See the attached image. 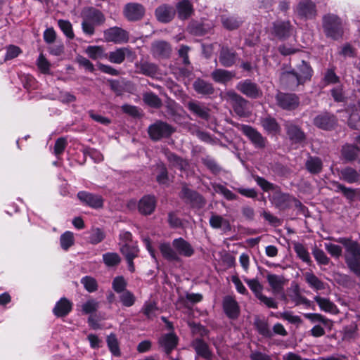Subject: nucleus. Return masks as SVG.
<instances>
[{
  "instance_id": "cd10ccee",
  "label": "nucleus",
  "mask_w": 360,
  "mask_h": 360,
  "mask_svg": "<svg viewBox=\"0 0 360 360\" xmlns=\"http://www.w3.org/2000/svg\"><path fill=\"white\" fill-rule=\"evenodd\" d=\"M211 75L214 82L226 84L235 77V73L223 69H217Z\"/></svg>"
},
{
  "instance_id": "6e6d98bb",
  "label": "nucleus",
  "mask_w": 360,
  "mask_h": 360,
  "mask_svg": "<svg viewBox=\"0 0 360 360\" xmlns=\"http://www.w3.org/2000/svg\"><path fill=\"white\" fill-rule=\"evenodd\" d=\"M244 281L257 298L262 294V286L257 280L245 278Z\"/></svg>"
},
{
  "instance_id": "72a5a7b5",
  "label": "nucleus",
  "mask_w": 360,
  "mask_h": 360,
  "mask_svg": "<svg viewBox=\"0 0 360 360\" xmlns=\"http://www.w3.org/2000/svg\"><path fill=\"white\" fill-rule=\"evenodd\" d=\"M261 124L264 130L269 134H276L279 130L280 127L276 120L271 117H265L261 120Z\"/></svg>"
},
{
  "instance_id": "4be33fe9",
  "label": "nucleus",
  "mask_w": 360,
  "mask_h": 360,
  "mask_svg": "<svg viewBox=\"0 0 360 360\" xmlns=\"http://www.w3.org/2000/svg\"><path fill=\"white\" fill-rule=\"evenodd\" d=\"M72 307V303L65 297H63L56 302L53 309V313L57 317H63L70 313Z\"/></svg>"
},
{
  "instance_id": "f704fd0d",
  "label": "nucleus",
  "mask_w": 360,
  "mask_h": 360,
  "mask_svg": "<svg viewBox=\"0 0 360 360\" xmlns=\"http://www.w3.org/2000/svg\"><path fill=\"white\" fill-rule=\"evenodd\" d=\"M120 251L125 258L134 259L138 256L139 250L136 243H129L122 244Z\"/></svg>"
},
{
  "instance_id": "f3484780",
  "label": "nucleus",
  "mask_w": 360,
  "mask_h": 360,
  "mask_svg": "<svg viewBox=\"0 0 360 360\" xmlns=\"http://www.w3.org/2000/svg\"><path fill=\"white\" fill-rule=\"evenodd\" d=\"M223 308L225 314L230 319H236L239 314V306L236 300L231 296H226L223 300Z\"/></svg>"
},
{
  "instance_id": "09e8293b",
  "label": "nucleus",
  "mask_w": 360,
  "mask_h": 360,
  "mask_svg": "<svg viewBox=\"0 0 360 360\" xmlns=\"http://www.w3.org/2000/svg\"><path fill=\"white\" fill-rule=\"evenodd\" d=\"M221 22L224 27L228 30H234L238 28L241 24L242 21L238 18L233 16H221Z\"/></svg>"
},
{
  "instance_id": "13d9d810",
  "label": "nucleus",
  "mask_w": 360,
  "mask_h": 360,
  "mask_svg": "<svg viewBox=\"0 0 360 360\" xmlns=\"http://www.w3.org/2000/svg\"><path fill=\"white\" fill-rule=\"evenodd\" d=\"M312 253L315 259L319 264H328L330 259L322 250L315 248L314 249Z\"/></svg>"
},
{
  "instance_id": "79ce46f5",
  "label": "nucleus",
  "mask_w": 360,
  "mask_h": 360,
  "mask_svg": "<svg viewBox=\"0 0 360 360\" xmlns=\"http://www.w3.org/2000/svg\"><path fill=\"white\" fill-rule=\"evenodd\" d=\"M322 162L320 158L316 157H310L306 162L307 170L312 174H318L322 169Z\"/></svg>"
},
{
  "instance_id": "c756f323",
  "label": "nucleus",
  "mask_w": 360,
  "mask_h": 360,
  "mask_svg": "<svg viewBox=\"0 0 360 360\" xmlns=\"http://www.w3.org/2000/svg\"><path fill=\"white\" fill-rule=\"evenodd\" d=\"M210 224L213 229H220L224 231H229L231 229L229 220L217 214L211 216L210 219Z\"/></svg>"
},
{
  "instance_id": "9d476101",
  "label": "nucleus",
  "mask_w": 360,
  "mask_h": 360,
  "mask_svg": "<svg viewBox=\"0 0 360 360\" xmlns=\"http://www.w3.org/2000/svg\"><path fill=\"white\" fill-rule=\"evenodd\" d=\"M77 197L82 203L92 208L98 209L103 207V200L101 195L80 191L77 193Z\"/></svg>"
},
{
  "instance_id": "2f4dec72",
  "label": "nucleus",
  "mask_w": 360,
  "mask_h": 360,
  "mask_svg": "<svg viewBox=\"0 0 360 360\" xmlns=\"http://www.w3.org/2000/svg\"><path fill=\"white\" fill-rule=\"evenodd\" d=\"M340 179L349 184H353L360 181V174L352 167H346L340 172Z\"/></svg>"
},
{
  "instance_id": "69168bd1",
  "label": "nucleus",
  "mask_w": 360,
  "mask_h": 360,
  "mask_svg": "<svg viewBox=\"0 0 360 360\" xmlns=\"http://www.w3.org/2000/svg\"><path fill=\"white\" fill-rule=\"evenodd\" d=\"M126 285L127 283L122 276H117L112 281V288L117 292H123Z\"/></svg>"
},
{
  "instance_id": "c9c22d12",
  "label": "nucleus",
  "mask_w": 360,
  "mask_h": 360,
  "mask_svg": "<svg viewBox=\"0 0 360 360\" xmlns=\"http://www.w3.org/2000/svg\"><path fill=\"white\" fill-rule=\"evenodd\" d=\"M312 72L313 70L310 65L304 60L298 65L297 72H295L303 83L311 79Z\"/></svg>"
},
{
  "instance_id": "a211bd4d",
  "label": "nucleus",
  "mask_w": 360,
  "mask_h": 360,
  "mask_svg": "<svg viewBox=\"0 0 360 360\" xmlns=\"http://www.w3.org/2000/svg\"><path fill=\"white\" fill-rule=\"evenodd\" d=\"M337 120L333 115L324 113L316 116L314 120V124L322 129L328 130L336 124Z\"/></svg>"
},
{
  "instance_id": "5701e85b",
  "label": "nucleus",
  "mask_w": 360,
  "mask_h": 360,
  "mask_svg": "<svg viewBox=\"0 0 360 360\" xmlns=\"http://www.w3.org/2000/svg\"><path fill=\"white\" fill-rule=\"evenodd\" d=\"M159 249L162 257L167 261L179 262L181 260L175 249L169 243H161L159 245Z\"/></svg>"
},
{
  "instance_id": "de8ad7c7",
  "label": "nucleus",
  "mask_w": 360,
  "mask_h": 360,
  "mask_svg": "<svg viewBox=\"0 0 360 360\" xmlns=\"http://www.w3.org/2000/svg\"><path fill=\"white\" fill-rule=\"evenodd\" d=\"M359 152V148L354 145H347L342 148V155L349 161L355 160Z\"/></svg>"
},
{
  "instance_id": "39448f33",
  "label": "nucleus",
  "mask_w": 360,
  "mask_h": 360,
  "mask_svg": "<svg viewBox=\"0 0 360 360\" xmlns=\"http://www.w3.org/2000/svg\"><path fill=\"white\" fill-rule=\"evenodd\" d=\"M105 41L115 44H124L129 41V33L118 27H112L107 29L103 33Z\"/></svg>"
},
{
  "instance_id": "b1692460",
  "label": "nucleus",
  "mask_w": 360,
  "mask_h": 360,
  "mask_svg": "<svg viewBox=\"0 0 360 360\" xmlns=\"http://www.w3.org/2000/svg\"><path fill=\"white\" fill-rule=\"evenodd\" d=\"M192 346L195 349L197 354L207 360L212 357V352L207 344L200 338L195 339L192 342Z\"/></svg>"
},
{
  "instance_id": "a18cd8bd",
  "label": "nucleus",
  "mask_w": 360,
  "mask_h": 360,
  "mask_svg": "<svg viewBox=\"0 0 360 360\" xmlns=\"http://www.w3.org/2000/svg\"><path fill=\"white\" fill-rule=\"evenodd\" d=\"M89 241L93 245H96L103 241L105 237L104 231L99 228H93L89 232Z\"/></svg>"
},
{
  "instance_id": "e2e57ef3",
  "label": "nucleus",
  "mask_w": 360,
  "mask_h": 360,
  "mask_svg": "<svg viewBox=\"0 0 360 360\" xmlns=\"http://www.w3.org/2000/svg\"><path fill=\"white\" fill-rule=\"evenodd\" d=\"M98 302L95 300H89L84 303L82 306V311L84 314H91L97 310Z\"/></svg>"
},
{
  "instance_id": "8fccbe9b",
  "label": "nucleus",
  "mask_w": 360,
  "mask_h": 360,
  "mask_svg": "<svg viewBox=\"0 0 360 360\" xmlns=\"http://www.w3.org/2000/svg\"><path fill=\"white\" fill-rule=\"evenodd\" d=\"M294 250L297 257L302 259L304 262L307 264L311 262V258L309 252L307 248L300 243H295L294 244Z\"/></svg>"
},
{
  "instance_id": "dca6fc26",
  "label": "nucleus",
  "mask_w": 360,
  "mask_h": 360,
  "mask_svg": "<svg viewBox=\"0 0 360 360\" xmlns=\"http://www.w3.org/2000/svg\"><path fill=\"white\" fill-rule=\"evenodd\" d=\"M178 337L174 333L162 335L159 339V344L167 356L176 348L178 344Z\"/></svg>"
},
{
  "instance_id": "7c9ffc66",
  "label": "nucleus",
  "mask_w": 360,
  "mask_h": 360,
  "mask_svg": "<svg viewBox=\"0 0 360 360\" xmlns=\"http://www.w3.org/2000/svg\"><path fill=\"white\" fill-rule=\"evenodd\" d=\"M131 51L128 48H119L115 51L110 52L108 55V60L113 63H122L126 56L131 54Z\"/></svg>"
},
{
  "instance_id": "393cba45",
  "label": "nucleus",
  "mask_w": 360,
  "mask_h": 360,
  "mask_svg": "<svg viewBox=\"0 0 360 360\" xmlns=\"http://www.w3.org/2000/svg\"><path fill=\"white\" fill-rule=\"evenodd\" d=\"M266 279L274 294L283 292L285 283L283 276L270 274L267 275Z\"/></svg>"
},
{
  "instance_id": "bb28decb",
  "label": "nucleus",
  "mask_w": 360,
  "mask_h": 360,
  "mask_svg": "<svg viewBox=\"0 0 360 360\" xmlns=\"http://www.w3.org/2000/svg\"><path fill=\"white\" fill-rule=\"evenodd\" d=\"M182 196L188 200L193 206L201 207L205 204L204 199L200 195L188 188H183Z\"/></svg>"
},
{
  "instance_id": "aec40b11",
  "label": "nucleus",
  "mask_w": 360,
  "mask_h": 360,
  "mask_svg": "<svg viewBox=\"0 0 360 360\" xmlns=\"http://www.w3.org/2000/svg\"><path fill=\"white\" fill-rule=\"evenodd\" d=\"M175 15V10L172 6L162 5L155 10L157 19L162 22H168L173 19Z\"/></svg>"
},
{
  "instance_id": "f8f14e48",
  "label": "nucleus",
  "mask_w": 360,
  "mask_h": 360,
  "mask_svg": "<svg viewBox=\"0 0 360 360\" xmlns=\"http://www.w3.org/2000/svg\"><path fill=\"white\" fill-rule=\"evenodd\" d=\"M172 246L175 249L177 255L190 257L194 254L193 246L183 238L173 240Z\"/></svg>"
},
{
  "instance_id": "4c0bfd02",
  "label": "nucleus",
  "mask_w": 360,
  "mask_h": 360,
  "mask_svg": "<svg viewBox=\"0 0 360 360\" xmlns=\"http://www.w3.org/2000/svg\"><path fill=\"white\" fill-rule=\"evenodd\" d=\"M286 127L288 135L292 141L300 143L304 141V134L297 126L292 124H288Z\"/></svg>"
},
{
  "instance_id": "37998d69",
  "label": "nucleus",
  "mask_w": 360,
  "mask_h": 360,
  "mask_svg": "<svg viewBox=\"0 0 360 360\" xmlns=\"http://www.w3.org/2000/svg\"><path fill=\"white\" fill-rule=\"evenodd\" d=\"M139 72L145 75L154 77L158 72L157 66L148 62H141L137 65Z\"/></svg>"
},
{
  "instance_id": "473e14b6",
  "label": "nucleus",
  "mask_w": 360,
  "mask_h": 360,
  "mask_svg": "<svg viewBox=\"0 0 360 360\" xmlns=\"http://www.w3.org/2000/svg\"><path fill=\"white\" fill-rule=\"evenodd\" d=\"M195 91L202 95H210L214 92L212 84L200 79H198L193 83Z\"/></svg>"
},
{
  "instance_id": "774afa93",
  "label": "nucleus",
  "mask_w": 360,
  "mask_h": 360,
  "mask_svg": "<svg viewBox=\"0 0 360 360\" xmlns=\"http://www.w3.org/2000/svg\"><path fill=\"white\" fill-rule=\"evenodd\" d=\"M37 65L41 72L48 73L49 72L50 63L46 59L42 53L39 56Z\"/></svg>"
},
{
  "instance_id": "20e7f679",
  "label": "nucleus",
  "mask_w": 360,
  "mask_h": 360,
  "mask_svg": "<svg viewBox=\"0 0 360 360\" xmlns=\"http://www.w3.org/2000/svg\"><path fill=\"white\" fill-rule=\"evenodd\" d=\"M223 98L231 103L236 113L240 116L245 115V106L247 101L237 94L235 91L230 90L223 94Z\"/></svg>"
},
{
  "instance_id": "ea45409f",
  "label": "nucleus",
  "mask_w": 360,
  "mask_h": 360,
  "mask_svg": "<svg viewBox=\"0 0 360 360\" xmlns=\"http://www.w3.org/2000/svg\"><path fill=\"white\" fill-rule=\"evenodd\" d=\"M85 52L93 60L102 59L107 57L103 48L101 46H89L86 49Z\"/></svg>"
},
{
  "instance_id": "c03bdc74",
  "label": "nucleus",
  "mask_w": 360,
  "mask_h": 360,
  "mask_svg": "<svg viewBox=\"0 0 360 360\" xmlns=\"http://www.w3.org/2000/svg\"><path fill=\"white\" fill-rule=\"evenodd\" d=\"M304 277L307 283L309 285V286L311 288L316 290L324 289V283L322 281H321L319 279V278L316 276L314 274L311 272H306L304 274Z\"/></svg>"
},
{
  "instance_id": "7ed1b4c3",
  "label": "nucleus",
  "mask_w": 360,
  "mask_h": 360,
  "mask_svg": "<svg viewBox=\"0 0 360 360\" xmlns=\"http://www.w3.org/2000/svg\"><path fill=\"white\" fill-rule=\"evenodd\" d=\"M323 27L327 37L338 39L342 37L343 30L340 19L334 14L326 15L323 18Z\"/></svg>"
},
{
  "instance_id": "4468645a",
  "label": "nucleus",
  "mask_w": 360,
  "mask_h": 360,
  "mask_svg": "<svg viewBox=\"0 0 360 360\" xmlns=\"http://www.w3.org/2000/svg\"><path fill=\"white\" fill-rule=\"evenodd\" d=\"M237 89L245 96L250 98H257L261 95V91L257 84L250 79L240 82L236 86Z\"/></svg>"
},
{
  "instance_id": "423d86ee",
  "label": "nucleus",
  "mask_w": 360,
  "mask_h": 360,
  "mask_svg": "<svg viewBox=\"0 0 360 360\" xmlns=\"http://www.w3.org/2000/svg\"><path fill=\"white\" fill-rule=\"evenodd\" d=\"M174 131L172 127L165 122H157L151 125L148 129L150 138L153 140H159L170 136Z\"/></svg>"
},
{
  "instance_id": "3c124183",
  "label": "nucleus",
  "mask_w": 360,
  "mask_h": 360,
  "mask_svg": "<svg viewBox=\"0 0 360 360\" xmlns=\"http://www.w3.org/2000/svg\"><path fill=\"white\" fill-rule=\"evenodd\" d=\"M314 300L323 311L326 312H334L336 309L335 305L326 298L316 296L314 297Z\"/></svg>"
},
{
  "instance_id": "e433bc0d",
  "label": "nucleus",
  "mask_w": 360,
  "mask_h": 360,
  "mask_svg": "<svg viewBox=\"0 0 360 360\" xmlns=\"http://www.w3.org/2000/svg\"><path fill=\"white\" fill-rule=\"evenodd\" d=\"M153 53L155 56L166 57L170 53L169 45L165 41H158L152 46Z\"/></svg>"
},
{
  "instance_id": "0eeeda50",
  "label": "nucleus",
  "mask_w": 360,
  "mask_h": 360,
  "mask_svg": "<svg viewBox=\"0 0 360 360\" xmlns=\"http://www.w3.org/2000/svg\"><path fill=\"white\" fill-rule=\"evenodd\" d=\"M270 32L279 39H285L292 33V28L289 21L277 20L273 23Z\"/></svg>"
},
{
  "instance_id": "58836bf2",
  "label": "nucleus",
  "mask_w": 360,
  "mask_h": 360,
  "mask_svg": "<svg viewBox=\"0 0 360 360\" xmlns=\"http://www.w3.org/2000/svg\"><path fill=\"white\" fill-rule=\"evenodd\" d=\"M188 109L202 119H207L209 116L208 109L196 101H191L188 103Z\"/></svg>"
},
{
  "instance_id": "bf43d9fd",
  "label": "nucleus",
  "mask_w": 360,
  "mask_h": 360,
  "mask_svg": "<svg viewBox=\"0 0 360 360\" xmlns=\"http://www.w3.org/2000/svg\"><path fill=\"white\" fill-rule=\"evenodd\" d=\"M107 342L110 352L115 356L120 355V349L117 342V340L115 335H110L107 338Z\"/></svg>"
},
{
  "instance_id": "c85d7f7f",
  "label": "nucleus",
  "mask_w": 360,
  "mask_h": 360,
  "mask_svg": "<svg viewBox=\"0 0 360 360\" xmlns=\"http://www.w3.org/2000/svg\"><path fill=\"white\" fill-rule=\"evenodd\" d=\"M176 11L179 18L185 20L192 15L193 8L189 1L183 0L177 4Z\"/></svg>"
},
{
  "instance_id": "6ab92c4d",
  "label": "nucleus",
  "mask_w": 360,
  "mask_h": 360,
  "mask_svg": "<svg viewBox=\"0 0 360 360\" xmlns=\"http://www.w3.org/2000/svg\"><path fill=\"white\" fill-rule=\"evenodd\" d=\"M281 82L283 85L290 89H295L299 85L304 84L295 71L283 72L281 77Z\"/></svg>"
},
{
  "instance_id": "052dcab7",
  "label": "nucleus",
  "mask_w": 360,
  "mask_h": 360,
  "mask_svg": "<svg viewBox=\"0 0 360 360\" xmlns=\"http://www.w3.org/2000/svg\"><path fill=\"white\" fill-rule=\"evenodd\" d=\"M81 283L84 285L85 289L91 292L97 289L96 281L90 276H85L82 278Z\"/></svg>"
},
{
  "instance_id": "f03ea898",
  "label": "nucleus",
  "mask_w": 360,
  "mask_h": 360,
  "mask_svg": "<svg viewBox=\"0 0 360 360\" xmlns=\"http://www.w3.org/2000/svg\"><path fill=\"white\" fill-rule=\"evenodd\" d=\"M105 20V18L100 11L89 8L83 11L82 30L86 34L93 35L95 27L103 24Z\"/></svg>"
},
{
  "instance_id": "864d4df0",
  "label": "nucleus",
  "mask_w": 360,
  "mask_h": 360,
  "mask_svg": "<svg viewBox=\"0 0 360 360\" xmlns=\"http://www.w3.org/2000/svg\"><path fill=\"white\" fill-rule=\"evenodd\" d=\"M143 101L147 105L153 108H159L162 104L158 96L152 92L146 93L143 95Z\"/></svg>"
},
{
  "instance_id": "0e129e2a",
  "label": "nucleus",
  "mask_w": 360,
  "mask_h": 360,
  "mask_svg": "<svg viewBox=\"0 0 360 360\" xmlns=\"http://www.w3.org/2000/svg\"><path fill=\"white\" fill-rule=\"evenodd\" d=\"M277 317L286 320L289 323L293 324H299L301 322L300 318L298 316L294 315L290 311H285L283 313H280L279 315L277 316Z\"/></svg>"
},
{
  "instance_id": "a19ab883",
  "label": "nucleus",
  "mask_w": 360,
  "mask_h": 360,
  "mask_svg": "<svg viewBox=\"0 0 360 360\" xmlns=\"http://www.w3.org/2000/svg\"><path fill=\"white\" fill-rule=\"evenodd\" d=\"M75 243L74 233L70 231L64 232L60 237V245L61 248L67 251Z\"/></svg>"
},
{
  "instance_id": "680f3d73",
  "label": "nucleus",
  "mask_w": 360,
  "mask_h": 360,
  "mask_svg": "<svg viewBox=\"0 0 360 360\" xmlns=\"http://www.w3.org/2000/svg\"><path fill=\"white\" fill-rule=\"evenodd\" d=\"M325 248L327 252L335 258H339L342 255V248L338 245L333 243H325Z\"/></svg>"
},
{
  "instance_id": "6e6552de",
  "label": "nucleus",
  "mask_w": 360,
  "mask_h": 360,
  "mask_svg": "<svg viewBox=\"0 0 360 360\" xmlns=\"http://www.w3.org/2000/svg\"><path fill=\"white\" fill-rule=\"evenodd\" d=\"M296 13L304 20L312 19L316 15L315 4L311 0H302L296 7Z\"/></svg>"
},
{
  "instance_id": "5fc2aeb1",
  "label": "nucleus",
  "mask_w": 360,
  "mask_h": 360,
  "mask_svg": "<svg viewBox=\"0 0 360 360\" xmlns=\"http://www.w3.org/2000/svg\"><path fill=\"white\" fill-rule=\"evenodd\" d=\"M58 25L64 34L69 39H73L74 33L72 31V24L68 20H59Z\"/></svg>"
},
{
  "instance_id": "4d7b16f0",
  "label": "nucleus",
  "mask_w": 360,
  "mask_h": 360,
  "mask_svg": "<svg viewBox=\"0 0 360 360\" xmlns=\"http://www.w3.org/2000/svg\"><path fill=\"white\" fill-rule=\"evenodd\" d=\"M168 160L174 165L178 167L180 170H185L188 165L186 160H183L172 153L168 155Z\"/></svg>"
},
{
  "instance_id": "49530a36",
  "label": "nucleus",
  "mask_w": 360,
  "mask_h": 360,
  "mask_svg": "<svg viewBox=\"0 0 360 360\" xmlns=\"http://www.w3.org/2000/svg\"><path fill=\"white\" fill-rule=\"evenodd\" d=\"M103 261L108 267H112L120 263L121 258L116 252H106L103 255Z\"/></svg>"
},
{
  "instance_id": "338daca9",
  "label": "nucleus",
  "mask_w": 360,
  "mask_h": 360,
  "mask_svg": "<svg viewBox=\"0 0 360 360\" xmlns=\"http://www.w3.org/2000/svg\"><path fill=\"white\" fill-rule=\"evenodd\" d=\"M120 300L124 306L131 307L134 304L135 297L131 292L127 290L120 295Z\"/></svg>"
},
{
  "instance_id": "a878e982",
  "label": "nucleus",
  "mask_w": 360,
  "mask_h": 360,
  "mask_svg": "<svg viewBox=\"0 0 360 360\" xmlns=\"http://www.w3.org/2000/svg\"><path fill=\"white\" fill-rule=\"evenodd\" d=\"M219 59L223 66L231 67L236 62V54L235 51L228 47H222Z\"/></svg>"
},
{
  "instance_id": "2eb2a0df",
  "label": "nucleus",
  "mask_w": 360,
  "mask_h": 360,
  "mask_svg": "<svg viewBox=\"0 0 360 360\" xmlns=\"http://www.w3.org/2000/svg\"><path fill=\"white\" fill-rule=\"evenodd\" d=\"M156 199L153 195H144L139 202L138 209L141 214H151L156 207Z\"/></svg>"
},
{
  "instance_id": "ddd939ff",
  "label": "nucleus",
  "mask_w": 360,
  "mask_h": 360,
  "mask_svg": "<svg viewBox=\"0 0 360 360\" xmlns=\"http://www.w3.org/2000/svg\"><path fill=\"white\" fill-rule=\"evenodd\" d=\"M145 13L144 8L139 4L131 3L125 6L124 9V16L130 21L141 19Z\"/></svg>"
},
{
  "instance_id": "412c9836",
  "label": "nucleus",
  "mask_w": 360,
  "mask_h": 360,
  "mask_svg": "<svg viewBox=\"0 0 360 360\" xmlns=\"http://www.w3.org/2000/svg\"><path fill=\"white\" fill-rule=\"evenodd\" d=\"M292 198L290 195L286 193H281L280 191L275 189L274 192L271 197L272 203L279 209H284L287 207Z\"/></svg>"
},
{
  "instance_id": "f257e3e1",
  "label": "nucleus",
  "mask_w": 360,
  "mask_h": 360,
  "mask_svg": "<svg viewBox=\"0 0 360 360\" xmlns=\"http://www.w3.org/2000/svg\"><path fill=\"white\" fill-rule=\"evenodd\" d=\"M336 241L345 248V259L350 271L360 276V245L347 238H339Z\"/></svg>"
},
{
  "instance_id": "603ef678",
  "label": "nucleus",
  "mask_w": 360,
  "mask_h": 360,
  "mask_svg": "<svg viewBox=\"0 0 360 360\" xmlns=\"http://www.w3.org/2000/svg\"><path fill=\"white\" fill-rule=\"evenodd\" d=\"M143 313L148 318L153 319L157 315L158 307L154 301H148L144 303L142 309Z\"/></svg>"
},
{
  "instance_id": "9b49d317",
  "label": "nucleus",
  "mask_w": 360,
  "mask_h": 360,
  "mask_svg": "<svg viewBox=\"0 0 360 360\" xmlns=\"http://www.w3.org/2000/svg\"><path fill=\"white\" fill-rule=\"evenodd\" d=\"M278 105L285 110H293L299 105V99L295 94L278 93L276 96Z\"/></svg>"
},
{
  "instance_id": "1a4fd4ad",
  "label": "nucleus",
  "mask_w": 360,
  "mask_h": 360,
  "mask_svg": "<svg viewBox=\"0 0 360 360\" xmlns=\"http://www.w3.org/2000/svg\"><path fill=\"white\" fill-rule=\"evenodd\" d=\"M240 130L256 148H262L265 146L266 139L255 129L248 125H242Z\"/></svg>"
}]
</instances>
